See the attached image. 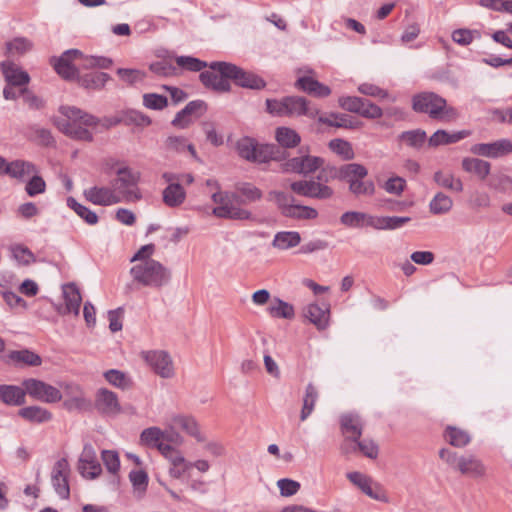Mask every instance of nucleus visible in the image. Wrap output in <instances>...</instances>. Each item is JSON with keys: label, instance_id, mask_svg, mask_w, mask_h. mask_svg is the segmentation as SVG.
<instances>
[{"label": "nucleus", "instance_id": "nucleus-1", "mask_svg": "<svg viewBox=\"0 0 512 512\" xmlns=\"http://www.w3.org/2000/svg\"><path fill=\"white\" fill-rule=\"evenodd\" d=\"M61 113L65 118L55 121L57 128L66 136L78 141L91 142L98 127L106 130L119 124L117 119H99L76 107H62Z\"/></svg>", "mask_w": 512, "mask_h": 512}, {"label": "nucleus", "instance_id": "nucleus-2", "mask_svg": "<svg viewBox=\"0 0 512 512\" xmlns=\"http://www.w3.org/2000/svg\"><path fill=\"white\" fill-rule=\"evenodd\" d=\"M153 244L142 246L131 258L133 264L130 275L134 283L141 287L160 289L171 280V271L161 262L152 258Z\"/></svg>", "mask_w": 512, "mask_h": 512}, {"label": "nucleus", "instance_id": "nucleus-3", "mask_svg": "<svg viewBox=\"0 0 512 512\" xmlns=\"http://www.w3.org/2000/svg\"><path fill=\"white\" fill-rule=\"evenodd\" d=\"M412 108L417 113L428 114L431 119L451 122L458 118L456 108L449 106L447 101L433 92H422L412 98Z\"/></svg>", "mask_w": 512, "mask_h": 512}, {"label": "nucleus", "instance_id": "nucleus-4", "mask_svg": "<svg viewBox=\"0 0 512 512\" xmlns=\"http://www.w3.org/2000/svg\"><path fill=\"white\" fill-rule=\"evenodd\" d=\"M116 178L111 182L114 193L119 197V203H132L142 199L138 187L140 174L127 166L116 171Z\"/></svg>", "mask_w": 512, "mask_h": 512}, {"label": "nucleus", "instance_id": "nucleus-5", "mask_svg": "<svg viewBox=\"0 0 512 512\" xmlns=\"http://www.w3.org/2000/svg\"><path fill=\"white\" fill-rule=\"evenodd\" d=\"M237 198L235 193L214 191L211 199L217 206L213 208V214L219 218L257 221V217L252 212L234 204Z\"/></svg>", "mask_w": 512, "mask_h": 512}, {"label": "nucleus", "instance_id": "nucleus-6", "mask_svg": "<svg viewBox=\"0 0 512 512\" xmlns=\"http://www.w3.org/2000/svg\"><path fill=\"white\" fill-rule=\"evenodd\" d=\"M266 106L269 113L277 116H301L306 115L315 118L319 111L311 107L308 101L299 96H288L282 100H266Z\"/></svg>", "mask_w": 512, "mask_h": 512}, {"label": "nucleus", "instance_id": "nucleus-7", "mask_svg": "<svg viewBox=\"0 0 512 512\" xmlns=\"http://www.w3.org/2000/svg\"><path fill=\"white\" fill-rule=\"evenodd\" d=\"M439 457L462 475L471 478H481L486 474L485 465L475 456L458 455L449 449L443 448L439 451Z\"/></svg>", "mask_w": 512, "mask_h": 512}, {"label": "nucleus", "instance_id": "nucleus-8", "mask_svg": "<svg viewBox=\"0 0 512 512\" xmlns=\"http://www.w3.org/2000/svg\"><path fill=\"white\" fill-rule=\"evenodd\" d=\"M209 68L228 76L230 79L234 80L236 85L243 88L261 90L266 86V82L263 78L253 72L245 71L232 63L212 62Z\"/></svg>", "mask_w": 512, "mask_h": 512}, {"label": "nucleus", "instance_id": "nucleus-9", "mask_svg": "<svg viewBox=\"0 0 512 512\" xmlns=\"http://www.w3.org/2000/svg\"><path fill=\"white\" fill-rule=\"evenodd\" d=\"M141 359L160 378L172 379L176 375V368L172 356L165 350H143Z\"/></svg>", "mask_w": 512, "mask_h": 512}, {"label": "nucleus", "instance_id": "nucleus-10", "mask_svg": "<svg viewBox=\"0 0 512 512\" xmlns=\"http://www.w3.org/2000/svg\"><path fill=\"white\" fill-rule=\"evenodd\" d=\"M141 443L148 447L157 448L161 453L162 446H170L172 444L182 445L184 437L176 431L162 430L159 427H149L144 429L140 435Z\"/></svg>", "mask_w": 512, "mask_h": 512}, {"label": "nucleus", "instance_id": "nucleus-11", "mask_svg": "<svg viewBox=\"0 0 512 512\" xmlns=\"http://www.w3.org/2000/svg\"><path fill=\"white\" fill-rule=\"evenodd\" d=\"M237 151L242 158L248 161L262 163L269 159H277L273 156V146L258 145L254 139L249 137H244L237 142Z\"/></svg>", "mask_w": 512, "mask_h": 512}, {"label": "nucleus", "instance_id": "nucleus-12", "mask_svg": "<svg viewBox=\"0 0 512 512\" xmlns=\"http://www.w3.org/2000/svg\"><path fill=\"white\" fill-rule=\"evenodd\" d=\"M23 387L29 396L41 402L57 403L63 397L59 388L41 380L33 378L26 379L23 381Z\"/></svg>", "mask_w": 512, "mask_h": 512}, {"label": "nucleus", "instance_id": "nucleus-13", "mask_svg": "<svg viewBox=\"0 0 512 512\" xmlns=\"http://www.w3.org/2000/svg\"><path fill=\"white\" fill-rule=\"evenodd\" d=\"M167 426L171 431L175 429L182 430L198 443H205L207 441L206 434L202 431L200 424L192 415L173 414L167 420Z\"/></svg>", "mask_w": 512, "mask_h": 512}, {"label": "nucleus", "instance_id": "nucleus-14", "mask_svg": "<svg viewBox=\"0 0 512 512\" xmlns=\"http://www.w3.org/2000/svg\"><path fill=\"white\" fill-rule=\"evenodd\" d=\"M346 476L353 485L358 487L365 495L371 499L385 503L389 501L385 489L381 484L375 482L371 477L358 471L349 472Z\"/></svg>", "mask_w": 512, "mask_h": 512}, {"label": "nucleus", "instance_id": "nucleus-15", "mask_svg": "<svg viewBox=\"0 0 512 512\" xmlns=\"http://www.w3.org/2000/svg\"><path fill=\"white\" fill-rule=\"evenodd\" d=\"M323 162L324 160L320 157L301 154L283 162L281 164V169L283 172L287 173L308 175L319 169L323 165Z\"/></svg>", "mask_w": 512, "mask_h": 512}, {"label": "nucleus", "instance_id": "nucleus-16", "mask_svg": "<svg viewBox=\"0 0 512 512\" xmlns=\"http://www.w3.org/2000/svg\"><path fill=\"white\" fill-rule=\"evenodd\" d=\"M290 188L297 195L322 200L329 199L334 194L331 187L314 180L295 181L290 183Z\"/></svg>", "mask_w": 512, "mask_h": 512}, {"label": "nucleus", "instance_id": "nucleus-17", "mask_svg": "<svg viewBox=\"0 0 512 512\" xmlns=\"http://www.w3.org/2000/svg\"><path fill=\"white\" fill-rule=\"evenodd\" d=\"M83 54L77 49H71L65 51L59 58L51 59L55 71L64 79L72 80L77 74L78 70L72 64L73 61L82 59Z\"/></svg>", "mask_w": 512, "mask_h": 512}, {"label": "nucleus", "instance_id": "nucleus-18", "mask_svg": "<svg viewBox=\"0 0 512 512\" xmlns=\"http://www.w3.org/2000/svg\"><path fill=\"white\" fill-rule=\"evenodd\" d=\"M471 153L487 158H500L512 153V141L499 139L491 143H478L470 148Z\"/></svg>", "mask_w": 512, "mask_h": 512}, {"label": "nucleus", "instance_id": "nucleus-19", "mask_svg": "<svg viewBox=\"0 0 512 512\" xmlns=\"http://www.w3.org/2000/svg\"><path fill=\"white\" fill-rule=\"evenodd\" d=\"M69 472V464L66 459L58 460L54 464L51 472L52 486L58 496L62 499H68L70 495V488L68 483Z\"/></svg>", "mask_w": 512, "mask_h": 512}, {"label": "nucleus", "instance_id": "nucleus-20", "mask_svg": "<svg viewBox=\"0 0 512 512\" xmlns=\"http://www.w3.org/2000/svg\"><path fill=\"white\" fill-rule=\"evenodd\" d=\"M78 470L86 479H95L100 476L102 468L91 445L84 446L78 461Z\"/></svg>", "mask_w": 512, "mask_h": 512}, {"label": "nucleus", "instance_id": "nucleus-21", "mask_svg": "<svg viewBox=\"0 0 512 512\" xmlns=\"http://www.w3.org/2000/svg\"><path fill=\"white\" fill-rule=\"evenodd\" d=\"M350 165L360 168V174L346 176L344 180L349 183V191L356 196H372L375 193V185L370 180H364L368 175V170L365 166L358 163H350Z\"/></svg>", "mask_w": 512, "mask_h": 512}, {"label": "nucleus", "instance_id": "nucleus-22", "mask_svg": "<svg viewBox=\"0 0 512 512\" xmlns=\"http://www.w3.org/2000/svg\"><path fill=\"white\" fill-rule=\"evenodd\" d=\"M84 197L87 201L99 206H111L119 203V197L110 186H92L84 190Z\"/></svg>", "mask_w": 512, "mask_h": 512}, {"label": "nucleus", "instance_id": "nucleus-23", "mask_svg": "<svg viewBox=\"0 0 512 512\" xmlns=\"http://www.w3.org/2000/svg\"><path fill=\"white\" fill-rule=\"evenodd\" d=\"M205 110L203 101H191L172 120V125L178 129L189 127Z\"/></svg>", "mask_w": 512, "mask_h": 512}, {"label": "nucleus", "instance_id": "nucleus-24", "mask_svg": "<svg viewBox=\"0 0 512 512\" xmlns=\"http://www.w3.org/2000/svg\"><path fill=\"white\" fill-rule=\"evenodd\" d=\"M95 406L100 413L107 416L118 415L122 410L116 393L105 388L97 392Z\"/></svg>", "mask_w": 512, "mask_h": 512}, {"label": "nucleus", "instance_id": "nucleus-25", "mask_svg": "<svg viewBox=\"0 0 512 512\" xmlns=\"http://www.w3.org/2000/svg\"><path fill=\"white\" fill-rule=\"evenodd\" d=\"M63 389L62 395L65 396L63 402L64 407L69 410L82 409L87 405L84 392L79 385L73 383H65L60 385Z\"/></svg>", "mask_w": 512, "mask_h": 512}, {"label": "nucleus", "instance_id": "nucleus-26", "mask_svg": "<svg viewBox=\"0 0 512 512\" xmlns=\"http://www.w3.org/2000/svg\"><path fill=\"white\" fill-rule=\"evenodd\" d=\"M470 134L471 132L468 130L448 132L446 130L439 129L428 138V146L431 148H436L441 145L457 143L462 139L470 136Z\"/></svg>", "mask_w": 512, "mask_h": 512}, {"label": "nucleus", "instance_id": "nucleus-27", "mask_svg": "<svg viewBox=\"0 0 512 512\" xmlns=\"http://www.w3.org/2000/svg\"><path fill=\"white\" fill-rule=\"evenodd\" d=\"M360 168L357 166H353L349 164H344L340 167L335 166H326L322 168L318 175V181L317 182H328L333 179H340L344 180L346 176L353 175H359L360 174Z\"/></svg>", "mask_w": 512, "mask_h": 512}, {"label": "nucleus", "instance_id": "nucleus-28", "mask_svg": "<svg viewBox=\"0 0 512 512\" xmlns=\"http://www.w3.org/2000/svg\"><path fill=\"white\" fill-rule=\"evenodd\" d=\"M1 69L5 81L11 86H24L27 85L30 81L28 73L13 62H2Z\"/></svg>", "mask_w": 512, "mask_h": 512}, {"label": "nucleus", "instance_id": "nucleus-29", "mask_svg": "<svg viewBox=\"0 0 512 512\" xmlns=\"http://www.w3.org/2000/svg\"><path fill=\"white\" fill-rule=\"evenodd\" d=\"M199 78L205 87L215 91L228 92L231 89V85L229 83L230 78L211 68L209 71L201 72Z\"/></svg>", "mask_w": 512, "mask_h": 512}, {"label": "nucleus", "instance_id": "nucleus-30", "mask_svg": "<svg viewBox=\"0 0 512 512\" xmlns=\"http://www.w3.org/2000/svg\"><path fill=\"white\" fill-rule=\"evenodd\" d=\"M62 294L65 302V309L62 313H72L75 316H78L80 313L82 296L77 286L74 283L64 284L62 286Z\"/></svg>", "mask_w": 512, "mask_h": 512}, {"label": "nucleus", "instance_id": "nucleus-31", "mask_svg": "<svg viewBox=\"0 0 512 512\" xmlns=\"http://www.w3.org/2000/svg\"><path fill=\"white\" fill-rule=\"evenodd\" d=\"M38 168L30 161L17 159L9 162L7 174L13 179L24 181L33 174H37Z\"/></svg>", "mask_w": 512, "mask_h": 512}, {"label": "nucleus", "instance_id": "nucleus-32", "mask_svg": "<svg viewBox=\"0 0 512 512\" xmlns=\"http://www.w3.org/2000/svg\"><path fill=\"white\" fill-rule=\"evenodd\" d=\"M295 86L310 95L320 98L327 97L331 93L328 86L308 76L299 77Z\"/></svg>", "mask_w": 512, "mask_h": 512}, {"label": "nucleus", "instance_id": "nucleus-33", "mask_svg": "<svg viewBox=\"0 0 512 512\" xmlns=\"http://www.w3.org/2000/svg\"><path fill=\"white\" fill-rule=\"evenodd\" d=\"M25 388L15 385H0V401L9 406H20L25 403Z\"/></svg>", "mask_w": 512, "mask_h": 512}, {"label": "nucleus", "instance_id": "nucleus-34", "mask_svg": "<svg viewBox=\"0 0 512 512\" xmlns=\"http://www.w3.org/2000/svg\"><path fill=\"white\" fill-rule=\"evenodd\" d=\"M162 200L170 208L179 207L186 200V191L180 183H171L162 191Z\"/></svg>", "mask_w": 512, "mask_h": 512}, {"label": "nucleus", "instance_id": "nucleus-35", "mask_svg": "<svg viewBox=\"0 0 512 512\" xmlns=\"http://www.w3.org/2000/svg\"><path fill=\"white\" fill-rule=\"evenodd\" d=\"M462 169L480 180H485L490 174L491 164L480 158L465 157L462 160Z\"/></svg>", "mask_w": 512, "mask_h": 512}, {"label": "nucleus", "instance_id": "nucleus-36", "mask_svg": "<svg viewBox=\"0 0 512 512\" xmlns=\"http://www.w3.org/2000/svg\"><path fill=\"white\" fill-rule=\"evenodd\" d=\"M18 415L28 422L41 424L52 419V413L41 406H28L21 408Z\"/></svg>", "mask_w": 512, "mask_h": 512}, {"label": "nucleus", "instance_id": "nucleus-37", "mask_svg": "<svg viewBox=\"0 0 512 512\" xmlns=\"http://www.w3.org/2000/svg\"><path fill=\"white\" fill-rule=\"evenodd\" d=\"M304 316L319 330L326 329L329 322V310L317 304H309L304 309Z\"/></svg>", "mask_w": 512, "mask_h": 512}, {"label": "nucleus", "instance_id": "nucleus-38", "mask_svg": "<svg viewBox=\"0 0 512 512\" xmlns=\"http://www.w3.org/2000/svg\"><path fill=\"white\" fill-rule=\"evenodd\" d=\"M110 80V76L104 72H91L78 77L81 87L88 90H101Z\"/></svg>", "mask_w": 512, "mask_h": 512}, {"label": "nucleus", "instance_id": "nucleus-39", "mask_svg": "<svg viewBox=\"0 0 512 512\" xmlns=\"http://www.w3.org/2000/svg\"><path fill=\"white\" fill-rule=\"evenodd\" d=\"M301 242V236L297 231L277 232L272 241V246L279 250H287L298 246Z\"/></svg>", "mask_w": 512, "mask_h": 512}, {"label": "nucleus", "instance_id": "nucleus-40", "mask_svg": "<svg viewBox=\"0 0 512 512\" xmlns=\"http://www.w3.org/2000/svg\"><path fill=\"white\" fill-rule=\"evenodd\" d=\"M341 428L345 434H349L347 440L358 441L362 434V423L358 415H343L341 417Z\"/></svg>", "mask_w": 512, "mask_h": 512}, {"label": "nucleus", "instance_id": "nucleus-41", "mask_svg": "<svg viewBox=\"0 0 512 512\" xmlns=\"http://www.w3.org/2000/svg\"><path fill=\"white\" fill-rule=\"evenodd\" d=\"M452 198L443 192H437L429 202V212L433 215L448 214L453 208Z\"/></svg>", "mask_w": 512, "mask_h": 512}, {"label": "nucleus", "instance_id": "nucleus-42", "mask_svg": "<svg viewBox=\"0 0 512 512\" xmlns=\"http://www.w3.org/2000/svg\"><path fill=\"white\" fill-rule=\"evenodd\" d=\"M398 138L399 141L404 143L406 146L416 150L421 149L426 141L428 142L426 132L422 129L404 131Z\"/></svg>", "mask_w": 512, "mask_h": 512}, {"label": "nucleus", "instance_id": "nucleus-43", "mask_svg": "<svg viewBox=\"0 0 512 512\" xmlns=\"http://www.w3.org/2000/svg\"><path fill=\"white\" fill-rule=\"evenodd\" d=\"M433 180L435 183L444 188L454 192L463 191V183L460 178L455 177L450 172L437 171L434 173Z\"/></svg>", "mask_w": 512, "mask_h": 512}, {"label": "nucleus", "instance_id": "nucleus-44", "mask_svg": "<svg viewBox=\"0 0 512 512\" xmlns=\"http://www.w3.org/2000/svg\"><path fill=\"white\" fill-rule=\"evenodd\" d=\"M267 199L273 201L284 216H287L290 208L294 204L293 196L279 190H271L268 192Z\"/></svg>", "mask_w": 512, "mask_h": 512}, {"label": "nucleus", "instance_id": "nucleus-45", "mask_svg": "<svg viewBox=\"0 0 512 512\" xmlns=\"http://www.w3.org/2000/svg\"><path fill=\"white\" fill-rule=\"evenodd\" d=\"M116 119L119 120V123L135 125L142 128L148 127L152 123L149 116L137 110H127L123 113L121 118Z\"/></svg>", "mask_w": 512, "mask_h": 512}, {"label": "nucleus", "instance_id": "nucleus-46", "mask_svg": "<svg viewBox=\"0 0 512 512\" xmlns=\"http://www.w3.org/2000/svg\"><path fill=\"white\" fill-rule=\"evenodd\" d=\"M67 205L87 224L95 225L98 223L97 214L88 207L78 203L73 197L67 199Z\"/></svg>", "mask_w": 512, "mask_h": 512}, {"label": "nucleus", "instance_id": "nucleus-47", "mask_svg": "<svg viewBox=\"0 0 512 512\" xmlns=\"http://www.w3.org/2000/svg\"><path fill=\"white\" fill-rule=\"evenodd\" d=\"M368 213L347 211L340 216V223L348 228H363L367 226Z\"/></svg>", "mask_w": 512, "mask_h": 512}, {"label": "nucleus", "instance_id": "nucleus-48", "mask_svg": "<svg viewBox=\"0 0 512 512\" xmlns=\"http://www.w3.org/2000/svg\"><path fill=\"white\" fill-rule=\"evenodd\" d=\"M129 479L133 486V493L136 497L141 498L147 490L148 475L143 470H132L129 473Z\"/></svg>", "mask_w": 512, "mask_h": 512}, {"label": "nucleus", "instance_id": "nucleus-49", "mask_svg": "<svg viewBox=\"0 0 512 512\" xmlns=\"http://www.w3.org/2000/svg\"><path fill=\"white\" fill-rule=\"evenodd\" d=\"M161 455L168 460L170 467L191 466L190 461L186 460L183 453L172 445L162 446Z\"/></svg>", "mask_w": 512, "mask_h": 512}, {"label": "nucleus", "instance_id": "nucleus-50", "mask_svg": "<svg viewBox=\"0 0 512 512\" xmlns=\"http://www.w3.org/2000/svg\"><path fill=\"white\" fill-rule=\"evenodd\" d=\"M104 378L112 386L125 390L131 386L130 377L123 371L110 369L104 372Z\"/></svg>", "mask_w": 512, "mask_h": 512}, {"label": "nucleus", "instance_id": "nucleus-51", "mask_svg": "<svg viewBox=\"0 0 512 512\" xmlns=\"http://www.w3.org/2000/svg\"><path fill=\"white\" fill-rule=\"evenodd\" d=\"M8 357L15 363H24L29 366H39L42 362L41 357L38 354L27 349L11 351Z\"/></svg>", "mask_w": 512, "mask_h": 512}, {"label": "nucleus", "instance_id": "nucleus-52", "mask_svg": "<svg viewBox=\"0 0 512 512\" xmlns=\"http://www.w3.org/2000/svg\"><path fill=\"white\" fill-rule=\"evenodd\" d=\"M277 142L287 148L295 147L300 142V136L298 133L288 127H280L276 130Z\"/></svg>", "mask_w": 512, "mask_h": 512}, {"label": "nucleus", "instance_id": "nucleus-53", "mask_svg": "<svg viewBox=\"0 0 512 512\" xmlns=\"http://www.w3.org/2000/svg\"><path fill=\"white\" fill-rule=\"evenodd\" d=\"M317 398L318 392L316 387L313 384L309 383L306 387V392L303 399V407L300 415L302 421L306 420L308 416L312 413Z\"/></svg>", "mask_w": 512, "mask_h": 512}, {"label": "nucleus", "instance_id": "nucleus-54", "mask_svg": "<svg viewBox=\"0 0 512 512\" xmlns=\"http://www.w3.org/2000/svg\"><path fill=\"white\" fill-rule=\"evenodd\" d=\"M445 439L455 447H464L471 440L466 431L451 426L447 427L445 431Z\"/></svg>", "mask_w": 512, "mask_h": 512}, {"label": "nucleus", "instance_id": "nucleus-55", "mask_svg": "<svg viewBox=\"0 0 512 512\" xmlns=\"http://www.w3.org/2000/svg\"><path fill=\"white\" fill-rule=\"evenodd\" d=\"M330 150L343 160H352L355 157L352 145L343 139H333L329 142Z\"/></svg>", "mask_w": 512, "mask_h": 512}, {"label": "nucleus", "instance_id": "nucleus-56", "mask_svg": "<svg viewBox=\"0 0 512 512\" xmlns=\"http://www.w3.org/2000/svg\"><path fill=\"white\" fill-rule=\"evenodd\" d=\"M269 313L276 318L291 319L294 317V308L291 304L276 298L269 306Z\"/></svg>", "mask_w": 512, "mask_h": 512}, {"label": "nucleus", "instance_id": "nucleus-57", "mask_svg": "<svg viewBox=\"0 0 512 512\" xmlns=\"http://www.w3.org/2000/svg\"><path fill=\"white\" fill-rule=\"evenodd\" d=\"M175 62L179 68L192 72H199L210 66V64L192 56H177Z\"/></svg>", "mask_w": 512, "mask_h": 512}, {"label": "nucleus", "instance_id": "nucleus-58", "mask_svg": "<svg viewBox=\"0 0 512 512\" xmlns=\"http://www.w3.org/2000/svg\"><path fill=\"white\" fill-rule=\"evenodd\" d=\"M451 37L458 45L467 46L471 44L474 39L480 38V33L477 30L461 28L454 30Z\"/></svg>", "mask_w": 512, "mask_h": 512}, {"label": "nucleus", "instance_id": "nucleus-59", "mask_svg": "<svg viewBox=\"0 0 512 512\" xmlns=\"http://www.w3.org/2000/svg\"><path fill=\"white\" fill-rule=\"evenodd\" d=\"M317 216L318 212L316 209L309 206L293 204L286 217L295 219H315Z\"/></svg>", "mask_w": 512, "mask_h": 512}, {"label": "nucleus", "instance_id": "nucleus-60", "mask_svg": "<svg viewBox=\"0 0 512 512\" xmlns=\"http://www.w3.org/2000/svg\"><path fill=\"white\" fill-rule=\"evenodd\" d=\"M406 180L400 176H392L382 185L383 189L388 193L399 196L406 188Z\"/></svg>", "mask_w": 512, "mask_h": 512}, {"label": "nucleus", "instance_id": "nucleus-61", "mask_svg": "<svg viewBox=\"0 0 512 512\" xmlns=\"http://www.w3.org/2000/svg\"><path fill=\"white\" fill-rule=\"evenodd\" d=\"M25 191L30 197L43 194L46 191V183L38 173L33 174L26 184Z\"/></svg>", "mask_w": 512, "mask_h": 512}, {"label": "nucleus", "instance_id": "nucleus-62", "mask_svg": "<svg viewBox=\"0 0 512 512\" xmlns=\"http://www.w3.org/2000/svg\"><path fill=\"white\" fill-rule=\"evenodd\" d=\"M11 253L12 257L19 265H29L34 261L33 253L23 245L12 246Z\"/></svg>", "mask_w": 512, "mask_h": 512}, {"label": "nucleus", "instance_id": "nucleus-63", "mask_svg": "<svg viewBox=\"0 0 512 512\" xmlns=\"http://www.w3.org/2000/svg\"><path fill=\"white\" fill-rule=\"evenodd\" d=\"M237 191L246 202H255L262 198V191L250 183H243L237 186Z\"/></svg>", "mask_w": 512, "mask_h": 512}, {"label": "nucleus", "instance_id": "nucleus-64", "mask_svg": "<svg viewBox=\"0 0 512 512\" xmlns=\"http://www.w3.org/2000/svg\"><path fill=\"white\" fill-rule=\"evenodd\" d=\"M9 54H24L31 50L32 42L24 37L14 38L6 44Z\"/></svg>", "mask_w": 512, "mask_h": 512}]
</instances>
